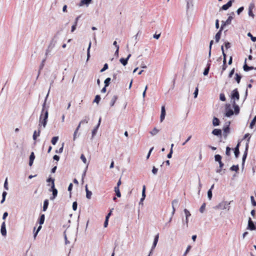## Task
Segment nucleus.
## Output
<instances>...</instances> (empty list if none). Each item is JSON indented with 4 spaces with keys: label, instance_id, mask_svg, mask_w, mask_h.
Masks as SVG:
<instances>
[{
    "label": "nucleus",
    "instance_id": "obj_64",
    "mask_svg": "<svg viewBox=\"0 0 256 256\" xmlns=\"http://www.w3.org/2000/svg\"><path fill=\"white\" fill-rule=\"evenodd\" d=\"M80 159L82 160L83 162L84 163L86 164V162H87L86 158L84 154H81Z\"/></svg>",
    "mask_w": 256,
    "mask_h": 256
},
{
    "label": "nucleus",
    "instance_id": "obj_55",
    "mask_svg": "<svg viewBox=\"0 0 256 256\" xmlns=\"http://www.w3.org/2000/svg\"><path fill=\"white\" fill-rule=\"evenodd\" d=\"M212 196V192L211 190H208V197L209 200H210Z\"/></svg>",
    "mask_w": 256,
    "mask_h": 256
},
{
    "label": "nucleus",
    "instance_id": "obj_53",
    "mask_svg": "<svg viewBox=\"0 0 256 256\" xmlns=\"http://www.w3.org/2000/svg\"><path fill=\"white\" fill-rule=\"evenodd\" d=\"M108 64L106 63L104 65L103 68L100 70V72H102L108 70Z\"/></svg>",
    "mask_w": 256,
    "mask_h": 256
},
{
    "label": "nucleus",
    "instance_id": "obj_18",
    "mask_svg": "<svg viewBox=\"0 0 256 256\" xmlns=\"http://www.w3.org/2000/svg\"><path fill=\"white\" fill-rule=\"evenodd\" d=\"M158 238H159V234H156L155 236H154V242H153V244H152V248H151V250L152 251H153V250L155 248L157 244H158Z\"/></svg>",
    "mask_w": 256,
    "mask_h": 256
},
{
    "label": "nucleus",
    "instance_id": "obj_34",
    "mask_svg": "<svg viewBox=\"0 0 256 256\" xmlns=\"http://www.w3.org/2000/svg\"><path fill=\"white\" fill-rule=\"evenodd\" d=\"M210 67L209 64H206V68L204 69V72H203V74L204 76H206L208 74L210 70Z\"/></svg>",
    "mask_w": 256,
    "mask_h": 256
},
{
    "label": "nucleus",
    "instance_id": "obj_35",
    "mask_svg": "<svg viewBox=\"0 0 256 256\" xmlns=\"http://www.w3.org/2000/svg\"><path fill=\"white\" fill-rule=\"evenodd\" d=\"M91 46H92V42H91V41H90L89 42L88 46V48L87 49V60H86L87 61L89 60V58H90V48H91Z\"/></svg>",
    "mask_w": 256,
    "mask_h": 256
},
{
    "label": "nucleus",
    "instance_id": "obj_49",
    "mask_svg": "<svg viewBox=\"0 0 256 256\" xmlns=\"http://www.w3.org/2000/svg\"><path fill=\"white\" fill-rule=\"evenodd\" d=\"M110 81H111V78H106L104 81V86H108L110 84Z\"/></svg>",
    "mask_w": 256,
    "mask_h": 256
},
{
    "label": "nucleus",
    "instance_id": "obj_63",
    "mask_svg": "<svg viewBox=\"0 0 256 256\" xmlns=\"http://www.w3.org/2000/svg\"><path fill=\"white\" fill-rule=\"evenodd\" d=\"M234 72H235V68H233L230 71V72H229V74H228V78H231L232 76L234 75Z\"/></svg>",
    "mask_w": 256,
    "mask_h": 256
},
{
    "label": "nucleus",
    "instance_id": "obj_13",
    "mask_svg": "<svg viewBox=\"0 0 256 256\" xmlns=\"http://www.w3.org/2000/svg\"><path fill=\"white\" fill-rule=\"evenodd\" d=\"M166 115V112L165 106H162L161 108V114H160V122H162L164 120Z\"/></svg>",
    "mask_w": 256,
    "mask_h": 256
},
{
    "label": "nucleus",
    "instance_id": "obj_16",
    "mask_svg": "<svg viewBox=\"0 0 256 256\" xmlns=\"http://www.w3.org/2000/svg\"><path fill=\"white\" fill-rule=\"evenodd\" d=\"M246 59L245 60V61H244V64L243 66V68H244V70L245 71V72H248L250 70H256V68H254L252 66H248L246 64Z\"/></svg>",
    "mask_w": 256,
    "mask_h": 256
},
{
    "label": "nucleus",
    "instance_id": "obj_62",
    "mask_svg": "<svg viewBox=\"0 0 256 256\" xmlns=\"http://www.w3.org/2000/svg\"><path fill=\"white\" fill-rule=\"evenodd\" d=\"M72 207L74 210L76 211L77 210L78 203L76 201L73 202Z\"/></svg>",
    "mask_w": 256,
    "mask_h": 256
},
{
    "label": "nucleus",
    "instance_id": "obj_51",
    "mask_svg": "<svg viewBox=\"0 0 256 256\" xmlns=\"http://www.w3.org/2000/svg\"><path fill=\"white\" fill-rule=\"evenodd\" d=\"M88 163L87 164L84 170L83 173L82 174V180H83L84 178L85 177V176L86 175V171L88 168Z\"/></svg>",
    "mask_w": 256,
    "mask_h": 256
},
{
    "label": "nucleus",
    "instance_id": "obj_36",
    "mask_svg": "<svg viewBox=\"0 0 256 256\" xmlns=\"http://www.w3.org/2000/svg\"><path fill=\"white\" fill-rule=\"evenodd\" d=\"M54 180V178H52L50 176L46 180L47 182L51 183V186H55Z\"/></svg>",
    "mask_w": 256,
    "mask_h": 256
},
{
    "label": "nucleus",
    "instance_id": "obj_4",
    "mask_svg": "<svg viewBox=\"0 0 256 256\" xmlns=\"http://www.w3.org/2000/svg\"><path fill=\"white\" fill-rule=\"evenodd\" d=\"M232 202H228L227 201H223L222 202L220 203L217 206L216 208H220L221 210H225L227 209L229 210L230 208V204Z\"/></svg>",
    "mask_w": 256,
    "mask_h": 256
},
{
    "label": "nucleus",
    "instance_id": "obj_21",
    "mask_svg": "<svg viewBox=\"0 0 256 256\" xmlns=\"http://www.w3.org/2000/svg\"><path fill=\"white\" fill-rule=\"evenodd\" d=\"M92 2V0H81L78 6H82L84 5H86L88 6Z\"/></svg>",
    "mask_w": 256,
    "mask_h": 256
},
{
    "label": "nucleus",
    "instance_id": "obj_56",
    "mask_svg": "<svg viewBox=\"0 0 256 256\" xmlns=\"http://www.w3.org/2000/svg\"><path fill=\"white\" fill-rule=\"evenodd\" d=\"M198 86L196 88V89L194 90V98H196L198 97Z\"/></svg>",
    "mask_w": 256,
    "mask_h": 256
},
{
    "label": "nucleus",
    "instance_id": "obj_31",
    "mask_svg": "<svg viewBox=\"0 0 256 256\" xmlns=\"http://www.w3.org/2000/svg\"><path fill=\"white\" fill-rule=\"evenodd\" d=\"M254 126H256V116H254L253 119L250 122V128L251 129L254 128Z\"/></svg>",
    "mask_w": 256,
    "mask_h": 256
},
{
    "label": "nucleus",
    "instance_id": "obj_37",
    "mask_svg": "<svg viewBox=\"0 0 256 256\" xmlns=\"http://www.w3.org/2000/svg\"><path fill=\"white\" fill-rule=\"evenodd\" d=\"M218 164H219V168H218L216 170V172L217 173L220 174L221 172L222 171V168H223L224 164L222 162V161L221 162H218Z\"/></svg>",
    "mask_w": 256,
    "mask_h": 256
},
{
    "label": "nucleus",
    "instance_id": "obj_26",
    "mask_svg": "<svg viewBox=\"0 0 256 256\" xmlns=\"http://www.w3.org/2000/svg\"><path fill=\"white\" fill-rule=\"evenodd\" d=\"M223 30L220 28V30L217 32L215 36V40L216 42H218L220 38V36L222 35V32Z\"/></svg>",
    "mask_w": 256,
    "mask_h": 256
},
{
    "label": "nucleus",
    "instance_id": "obj_45",
    "mask_svg": "<svg viewBox=\"0 0 256 256\" xmlns=\"http://www.w3.org/2000/svg\"><path fill=\"white\" fill-rule=\"evenodd\" d=\"M101 98L100 95L97 94L94 100H93V102H96V104H98Z\"/></svg>",
    "mask_w": 256,
    "mask_h": 256
},
{
    "label": "nucleus",
    "instance_id": "obj_14",
    "mask_svg": "<svg viewBox=\"0 0 256 256\" xmlns=\"http://www.w3.org/2000/svg\"><path fill=\"white\" fill-rule=\"evenodd\" d=\"M146 186L144 185L142 186V198L140 200V202H139V204H143V201L146 198Z\"/></svg>",
    "mask_w": 256,
    "mask_h": 256
},
{
    "label": "nucleus",
    "instance_id": "obj_42",
    "mask_svg": "<svg viewBox=\"0 0 256 256\" xmlns=\"http://www.w3.org/2000/svg\"><path fill=\"white\" fill-rule=\"evenodd\" d=\"M120 62L124 66H126L128 64V59L123 58H120Z\"/></svg>",
    "mask_w": 256,
    "mask_h": 256
},
{
    "label": "nucleus",
    "instance_id": "obj_3",
    "mask_svg": "<svg viewBox=\"0 0 256 256\" xmlns=\"http://www.w3.org/2000/svg\"><path fill=\"white\" fill-rule=\"evenodd\" d=\"M234 15V12H232L230 14V15L228 16V19L226 20V21H222V25L220 26V28L222 30H224V28L226 26L230 24H231L232 20L233 19V16Z\"/></svg>",
    "mask_w": 256,
    "mask_h": 256
},
{
    "label": "nucleus",
    "instance_id": "obj_25",
    "mask_svg": "<svg viewBox=\"0 0 256 256\" xmlns=\"http://www.w3.org/2000/svg\"><path fill=\"white\" fill-rule=\"evenodd\" d=\"M45 220V215L44 214H40L38 220V222L40 224V225H42L44 224Z\"/></svg>",
    "mask_w": 256,
    "mask_h": 256
},
{
    "label": "nucleus",
    "instance_id": "obj_23",
    "mask_svg": "<svg viewBox=\"0 0 256 256\" xmlns=\"http://www.w3.org/2000/svg\"><path fill=\"white\" fill-rule=\"evenodd\" d=\"M34 158H35L34 154V152H32L30 153V158H29L28 164L30 166H31L32 165V164L34 163Z\"/></svg>",
    "mask_w": 256,
    "mask_h": 256
},
{
    "label": "nucleus",
    "instance_id": "obj_9",
    "mask_svg": "<svg viewBox=\"0 0 256 256\" xmlns=\"http://www.w3.org/2000/svg\"><path fill=\"white\" fill-rule=\"evenodd\" d=\"M234 0H230L226 4H224L220 8V10H226L230 8L232 6V3L234 2Z\"/></svg>",
    "mask_w": 256,
    "mask_h": 256
},
{
    "label": "nucleus",
    "instance_id": "obj_38",
    "mask_svg": "<svg viewBox=\"0 0 256 256\" xmlns=\"http://www.w3.org/2000/svg\"><path fill=\"white\" fill-rule=\"evenodd\" d=\"M117 99H118L117 96L114 95V96H113L111 100V102H110V106H114V104L116 100H117Z\"/></svg>",
    "mask_w": 256,
    "mask_h": 256
},
{
    "label": "nucleus",
    "instance_id": "obj_6",
    "mask_svg": "<svg viewBox=\"0 0 256 256\" xmlns=\"http://www.w3.org/2000/svg\"><path fill=\"white\" fill-rule=\"evenodd\" d=\"M225 110V116L226 117L230 118L234 114V111L231 108L230 105L229 104H226Z\"/></svg>",
    "mask_w": 256,
    "mask_h": 256
},
{
    "label": "nucleus",
    "instance_id": "obj_8",
    "mask_svg": "<svg viewBox=\"0 0 256 256\" xmlns=\"http://www.w3.org/2000/svg\"><path fill=\"white\" fill-rule=\"evenodd\" d=\"M246 228L250 230H256V224L252 220L250 217L248 220V224Z\"/></svg>",
    "mask_w": 256,
    "mask_h": 256
},
{
    "label": "nucleus",
    "instance_id": "obj_59",
    "mask_svg": "<svg viewBox=\"0 0 256 256\" xmlns=\"http://www.w3.org/2000/svg\"><path fill=\"white\" fill-rule=\"evenodd\" d=\"M92 195V192L90 190H87L86 192V198L88 199H90Z\"/></svg>",
    "mask_w": 256,
    "mask_h": 256
},
{
    "label": "nucleus",
    "instance_id": "obj_22",
    "mask_svg": "<svg viewBox=\"0 0 256 256\" xmlns=\"http://www.w3.org/2000/svg\"><path fill=\"white\" fill-rule=\"evenodd\" d=\"M254 4L252 3L250 4L249 8H248V14L250 16H252L253 18L254 16V15L252 12V9L254 8Z\"/></svg>",
    "mask_w": 256,
    "mask_h": 256
},
{
    "label": "nucleus",
    "instance_id": "obj_40",
    "mask_svg": "<svg viewBox=\"0 0 256 256\" xmlns=\"http://www.w3.org/2000/svg\"><path fill=\"white\" fill-rule=\"evenodd\" d=\"M112 82L114 84L118 83L120 82V80H117V74L114 73L112 75Z\"/></svg>",
    "mask_w": 256,
    "mask_h": 256
},
{
    "label": "nucleus",
    "instance_id": "obj_47",
    "mask_svg": "<svg viewBox=\"0 0 256 256\" xmlns=\"http://www.w3.org/2000/svg\"><path fill=\"white\" fill-rule=\"evenodd\" d=\"M250 138H251V135L250 134L247 133V134H245L244 138H247L246 144H249Z\"/></svg>",
    "mask_w": 256,
    "mask_h": 256
},
{
    "label": "nucleus",
    "instance_id": "obj_12",
    "mask_svg": "<svg viewBox=\"0 0 256 256\" xmlns=\"http://www.w3.org/2000/svg\"><path fill=\"white\" fill-rule=\"evenodd\" d=\"M0 233L2 235L4 236H6V225L4 222L1 225L0 227Z\"/></svg>",
    "mask_w": 256,
    "mask_h": 256
},
{
    "label": "nucleus",
    "instance_id": "obj_43",
    "mask_svg": "<svg viewBox=\"0 0 256 256\" xmlns=\"http://www.w3.org/2000/svg\"><path fill=\"white\" fill-rule=\"evenodd\" d=\"M222 156L219 154H216L214 156V160L216 162H222Z\"/></svg>",
    "mask_w": 256,
    "mask_h": 256
},
{
    "label": "nucleus",
    "instance_id": "obj_48",
    "mask_svg": "<svg viewBox=\"0 0 256 256\" xmlns=\"http://www.w3.org/2000/svg\"><path fill=\"white\" fill-rule=\"evenodd\" d=\"M248 36L250 37L252 40V42H256V37L254 36L250 32H248L247 34Z\"/></svg>",
    "mask_w": 256,
    "mask_h": 256
},
{
    "label": "nucleus",
    "instance_id": "obj_61",
    "mask_svg": "<svg viewBox=\"0 0 256 256\" xmlns=\"http://www.w3.org/2000/svg\"><path fill=\"white\" fill-rule=\"evenodd\" d=\"M191 248H192V246H188L185 252L183 254L182 256H186V254H188V253L189 252V251L191 249Z\"/></svg>",
    "mask_w": 256,
    "mask_h": 256
},
{
    "label": "nucleus",
    "instance_id": "obj_33",
    "mask_svg": "<svg viewBox=\"0 0 256 256\" xmlns=\"http://www.w3.org/2000/svg\"><path fill=\"white\" fill-rule=\"evenodd\" d=\"M90 120V117L88 116H85L83 119L80 120V124H87Z\"/></svg>",
    "mask_w": 256,
    "mask_h": 256
},
{
    "label": "nucleus",
    "instance_id": "obj_2",
    "mask_svg": "<svg viewBox=\"0 0 256 256\" xmlns=\"http://www.w3.org/2000/svg\"><path fill=\"white\" fill-rule=\"evenodd\" d=\"M230 98L231 103L236 102V101L240 100V96L237 88L234 89L231 92Z\"/></svg>",
    "mask_w": 256,
    "mask_h": 256
},
{
    "label": "nucleus",
    "instance_id": "obj_58",
    "mask_svg": "<svg viewBox=\"0 0 256 256\" xmlns=\"http://www.w3.org/2000/svg\"><path fill=\"white\" fill-rule=\"evenodd\" d=\"M206 203L202 204L200 208V212L201 213H203L204 211L205 208H206Z\"/></svg>",
    "mask_w": 256,
    "mask_h": 256
},
{
    "label": "nucleus",
    "instance_id": "obj_20",
    "mask_svg": "<svg viewBox=\"0 0 256 256\" xmlns=\"http://www.w3.org/2000/svg\"><path fill=\"white\" fill-rule=\"evenodd\" d=\"M240 146V142H238V143L237 145L236 146L234 149V156L236 158H238L240 155V150H239Z\"/></svg>",
    "mask_w": 256,
    "mask_h": 256
},
{
    "label": "nucleus",
    "instance_id": "obj_17",
    "mask_svg": "<svg viewBox=\"0 0 256 256\" xmlns=\"http://www.w3.org/2000/svg\"><path fill=\"white\" fill-rule=\"evenodd\" d=\"M158 238H159V234H156L155 236H154V242H153V244H152V248H151V250L152 251H153V250L155 248L157 244H158Z\"/></svg>",
    "mask_w": 256,
    "mask_h": 256
},
{
    "label": "nucleus",
    "instance_id": "obj_32",
    "mask_svg": "<svg viewBox=\"0 0 256 256\" xmlns=\"http://www.w3.org/2000/svg\"><path fill=\"white\" fill-rule=\"evenodd\" d=\"M40 129L38 130V132L35 130L33 134L32 138L34 140H36L37 138V137L38 136L40 135Z\"/></svg>",
    "mask_w": 256,
    "mask_h": 256
},
{
    "label": "nucleus",
    "instance_id": "obj_29",
    "mask_svg": "<svg viewBox=\"0 0 256 256\" xmlns=\"http://www.w3.org/2000/svg\"><path fill=\"white\" fill-rule=\"evenodd\" d=\"M242 78V76L240 74L236 73L235 74L234 80L238 84L240 83Z\"/></svg>",
    "mask_w": 256,
    "mask_h": 256
},
{
    "label": "nucleus",
    "instance_id": "obj_44",
    "mask_svg": "<svg viewBox=\"0 0 256 256\" xmlns=\"http://www.w3.org/2000/svg\"><path fill=\"white\" fill-rule=\"evenodd\" d=\"M58 136H55L52 138L51 142L53 145H56L58 140Z\"/></svg>",
    "mask_w": 256,
    "mask_h": 256
},
{
    "label": "nucleus",
    "instance_id": "obj_41",
    "mask_svg": "<svg viewBox=\"0 0 256 256\" xmlns=\"http://www.w3.org/2000/svg\"><path fill=\"white\" fill-rule=\"evenodd\" d=\"M231 171H234L237 172L239 170V166L237 165H232L230 169Z\"/></svg>",
    "mask_w": 256,
    "mask_h": 256
},
{
    "label": "nucleus",
    "instance_id": "obj_50",
    "mask_svg": "<svg viewBox=\"0 0 256 256\" xmlns=\"http://www.w3.org/2000/svg\"><path fill=\"white\" fill-rule=\"evenodd\" d=\"M228 66L227 64H222V70L220 72V75L222 76L224 70L227 68Z\"/></svg>",
    "mask_w": 256,
    "mask_h": 256
},
{
    "label": "nucleus",
    "instance_id": "obj_30",
    "mask_svg": "<svg viewBox=\"0 0 256 256\" xmlns=\"http://www.w3.org/2000/svg\"><path fill=\"white\" fill-rule=\"evenodd\" d=\"M46 60V58H44L42 60V62H41V64H40V68H39V70H38V76H37V78L38 77V76H39V75L40 74V70H42V68H44V62H45Z\"/></svg>",
    "mask_w": 256,
    "mask_h": 256
},
{
    "label": "nucleus",
    "instance_id": "obj_7",
    "mask_svg": "<svg viewBox=\"0 0 256 256\" xmlns=\"http://www.w3.org/2000/svg\"><path fill=\"white\" fill-rule=\"evenodd\" d=\"M223 136L224 138H226L228 134L230 133V122H228L225 124L223 128Z\"/></svg>",
    "mask_w": 256,
    "mask_h": 256
},
{
    "label": "nucleus",
    "instance_id": "obj_57",
    "mask_svg": "<svg viewBox=\"0 0 256 256\" xmlns=\"http://www.w3.org/2000/svg\"><path fill=\"white\" fill-rule=\"evenodd\" d=\"M230 150L231 148L228 146H226V154L228 156H230Z\"/></svg>",
    "mask_w": 256,
    "mask_h": 256
},
{
    "label": "nucleus",
    "instance_id": "obj_15",
    "mask_svg": "<svg viewBox=\"0 0 256 256\" xmlns=\"http://www.w3.org/2000/svg\"><path fill=\"white\" fill-rule=\"evenodd\" d=\"M212 134L216 136L222 137V131L219 128H214L212 130Z\"/></svg>",
    "mask_w": 256,
    "mask_h": 256
},
{
    "label": "nucleus",
    "instance_id": "obj_5",
    "mask_svg": "<svg viewBox=\"0 0 256 256\" xmlns=\"http://www.w3.org/2000/svg\"><path fill=\"white\" fill-rule=\"evenodd\" d=\"M48 190L52 192V195L50 196V199L52 200H54L58 196V190L56 188L55 186H51Z\"/></svg>",
    "mask_w": 256,
    "mask_h": 256
},
{
    "label": "nucleus",
    "instance_id": "obj_11",
    "mask_svg": "<svg viewBox=\"0 0 256 256\" xmlns=\"http://www.w3.org/2000/svg\"><path fill=\"white\" fill-rule=\"evenodd\" d=\"M172 215H174L176 212V207L179 206L178 200V199H174L172 202Z\"/></svg>",
    "mask_w": 256,
    "mask_h": 256
},
{
    "label": "nucleus",
    "instance_id": "obj_27",
    "mask_svg": "<svg viewBox=\"0 0 256 256\" xmlns=\"http://www.w3.org/2000/svg\"><path fill=\"white\" fill-rule=\"evenodd\" d=\"M220 120L214 116L212 120V125L214 126H217L220 124Z\"/></svg>",
    "mask_w": 256,
    "mask_h": 256
},
{
    "label": "nucleus",
    "instance_id": "obj_10",
    "mask_svg": "<svg viewBox=\"0 0 256 256\" xmlns=\"http://www.w3.org/2000/svg\"><path fill=\"white\" fill-rule=\"evenodd\" d=\"M101 120H102V118H99V120H98V124L92 130V138L91 139H92L94 138V137L95 136V135L96 134L97 132H98V129L99 127H100V124Z\"/></svg>",
    "mask_w": 256,
    "mask_h": 256
},
{
    "label": "nucleus",
    "instance_id": "obj_24",
    "mask_svg": "<svg viewBox=\"0 0 256 256\" xmlns=\"http://www.w3.org/2000/svg\"><path fill=\"white\" fill-rule=\"evenodd\" d=\"M248 144H246L245 150H244V153L243 154L242 158V161L246 162V160L247 156H248Z\"/></svg>",
    "mask_w": 256,
    "mask_h": 256
},
{
    "label": "nucleus",
    "instance_id": "obj_54",
    "mask_svg": "<svg viewBox=\"0 0 256 256\" xmlns=\"http://www.w3.org/2000/svg\"><path fill=\"white\" fill-rule=\"evenodd\" d=\"M184 212L185 214L186 218H188L191 216L190 212L186 208H184Z\"/></svg>",
    "mask_w": 256,
    "mask_h": 256
},
{
    "label": "nucleus",
    "instance_id": "obj_46",
    "mask_svg": "<svg viewBox=\"0 0 256 256\" xmlns=\"http://www.w3.org/2000/svg\"><path fill=\"white\" fill-rule=\"evenodd\" d=\"M159 132V130H158L156 128H154V129L150 131V132L152 134V136H155Z\"/></svg>",
    "mask_w": 256,
    "mask_h": 256
},
{
    "label": "nucleus",
    "instance_id": "obj_52",
    "mask_svg": "<svg viewBox=\"0 0 256 256\" xmlns=\"http://www.w3.org/2000/svg\"><path fill=\"white\" fill-rule=\"evenodd\" d=\"M220 100L222 102H225L226 100V98L225 95L224 93L220 94Z\"/></svg>",
    "mask_w": 256,
    "mask_h": 256
},
{
    "label": "nucleus",
    "instance_id": "obj_1",
    "mask_svg": "<svg viewBox=\"0 0 256 256\" xmlns=\"http://www.w3.org/2000/svg\"><path fill=\"white\" fill-rule=\"evenodd\" d=\"M50 87L48 92L45 97L44 100L42 105V109L40 112V120H39V124L38 126H43L44 128H45L48 119V108L49 106H46V100H48V96L50 92Z\"/></svg>",
    "mask_w": 256,
    "mask_h": 256
},
{
    "label": "nucleus",
    "instance_id": "obj_60",
    "mask_svg": "<svg viewBox=\"0 0 256 256\" xmlns=\"http://www.w3.org/2000/svg\"><path fill=\"white\" fill-rule=\"evenodd\" d=\"M244 10V7L242 6H240V8H239L237 10H236V13L238 15L240 14L242 12V11Z\"/></svg>",
    "mask_w": 256,
    "mask_h": 256
},
{
    "label": "nucleus",
    "instance_id": "obj_19",
    "mask_svg": "<svg viewBox=\"0 0 256 256\" xmlns=\"http://www.w3.org/2000/svg\"><path fill=\"white\" fill-rule=\"evenodd\" d=\"M232 106L234 109V112L236 115L239 114L240 112V108L239 106L236 104V102H232Z\"/></svg>",
    "mask_w": 256,
    "mask_h": 256
},
{
    "label": "nucleus",
    "instance_id": "obj_28",
    "mask_svg": "<svg viewBox=\"0 0 256 256\" xmlns=\"http://www.w3.org/2000/svg\"><path fill=\"white\" fill-rule=\"evenodd\" d=\"M49 204V202L48 200L46 199L44 202V204H43V208H42V211L46 212L48 208Z\"/></svg>",
    "mask_w": 256,
    "mask_h": 256
},
{
    "label": "nucleus",
    "instance_id": "obj_39",
    "mask_svg": "<svg viewBox=\"0 0 256 256\" xmlns=\"http://www.w3.org/2000/svg\"><path fill=\"white\" fill-rule=\"evenodd\" d=\"M114 192L117 197L120 198L121 196V194L120 190V188H118V186L114 187Z\"/></svg>",
    "mask_w": 256,
    "mask_h": 256
}]
</instances>
